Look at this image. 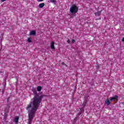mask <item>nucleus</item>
Instances as JSON below:
<instances>
[{
  "mask_svg": "<svg viewBox=\"0 0 124 124\" xmlns=\"http://www.w3.org/2000/svg\"><path fill=\"white\" fill-rule=\"evenodd\" d=\"M34 97L31 99L30 104L28 105L26 109L28 111L29 116V124H31V121L35 116V112L38 109L40 103L42 101V98L44 96H47V95H41L39 93H37V91L35 90H33Z\"/></svg>",
  "mask_w": 124,
  "mask_h": 124,
  "instance_id": "obj_1",
  "label": "nucleus"
},
{
  "mask_svg": "<svg viewBox=\"0 0 124 124\" xmlns=\"http://www.w3.org/2000/svg\"><path fill=\"white\" fill-rule=\"evenodd\" d=\"M78 6L75 5H73L70 9V12L73 16H76V13L78 12Z\"/></svg>",
  "mask_w": 124,
  "mask_h": 124,
  "instance_id": "obj_2",
  "label": "nucleus"
},
{
  "mask_svg": "<svg viewBox=\"0 0 124 124\" xmlns=\"http://www.w3.org/2000/svg\"><path fill=\"white\" fill-rule=\"evenodd\" d=\"M85 100L84 102L82 104H81V106H82V108H85V106L87 104V102L89 101V96H85L84 97Z\"/></svg>",
  "mask_w": 124,
  "mask_h": 124,
  "instance_id": "obj_3",
  "label": "nucleus"
},
{
  "mask_svg": "<svg viewBox=\"0 0 124 124\" xmlns=\"http://www.w3.org/2000/svg\"><path fill=\"white\" fill-rule=\"evenodd\" d=\"M118 98H119V96L118 95H115L113 97H110L109 100L110 101H115L116 100H118Z\"/></svg>",
  "mask_w": 124,
  "mask_h": 124,
  "instance_id": "obj_4",
  "label": "nucleus"
},
{
  "mask_svg": "<svg viewBox=\"0 0 124 124\" xmlns=\"http://www.w3.org/2000/svg\"><path fill=\"white\" fill-rule=\"evenodd\" d=\"M29 35H33V36H35V35H36V31H31L29 33Z\"/></svg>",
  "mask_w": 124,
  "mask_h": 124,
  "instance_id": "obj_5",
  "label": "nucleus"
},
{
  "mask_svg": "<svg viewBox=\"0 0 124 124\" xmlns=\"http://www.w3.org/2000/svg\"><path fill=\"white\" fill-rule=\"evenodd\" d=\"M101 11H98L97 12L94 13L95 16H96V17H98L99 16H100V15H101Z\"/></svg>",
  "mask_w": 124,
  "mask_h": 124,
  "instance_id": "obj_6",
  "label": "nucleus"
},
{
  "mask_svg": "<svg viewBox=\"0 0 124 124\" xmlns=\"http://www.w3.org/2000/svg\"><path fill=\"white\" fill-rule=\"evenodd\" d=\"M110 101V100H109V99L108 98H107L105 101V103L106 104H107V105H108V106H109V105L111 104V102Z\"/></svg>",
  "mask_w": 124,
  "mask_h": 124,
  "instance_id": "obj_7",
  "label": "nucleus"
},
{
  "mask_svg": "<svg viewBox=\"0 0 124 124\" xmlns=\"http://www.w3.org/2000/svg\"><path fill=\"white\" fill-rule=\"evenodd\" d=\"M79 118H80V117H79L78 115H77V116H76V117L74 119V120H73V124L76 123L77 122V120H79Z\"/></svg>",
  "mask_w": 124,
  "mask_h": 124,
  "instance_id": "obj_8",
  "label": "nucleus"
},
{
  "mask_svg": "<svg viewBox=\"0 0 124 124\" xmlns=\"http://www.w3.org/2000/svg\"><path fill=\"white\" fill-rule=\"evenodd\" d=\"M45 6V3H42L39 4V8H43V7H44Z\"/></svg>",
  "mask_w": 124,
  "mask_h": 124,
  "instance_id": "obj_9",
  "label": "nucleus"
},
{
  "mask_svg": "<svg viewBox=\"0 0 124 124\" xmlns=\"http://www.w3.org/2000/svg\"><path fill=\"white\" fill-rule=\"evenodd\" d=\"M55 42H52L50 46V48L51 49H55Z\"/></svg>",
  "mask_w": 124,
  "mask_h": 124,
  "instance_id": "obj_10",
  "label": "nucleus"
},
{
  "mask_svg": "<svg viewBox=\"0 0 124 124\" xmlns=\"http://www.w3.org/2000/svg\"><path fill=\"white\" fill-rule=\"evenodd\" d=\"M82 111H84V108H83V106H81V109H80V111H79L78 113V116H81Z\"/></svg>",
  "mask_w": 124,
  "mask_h": 124,
  "instance_id": "obj_11",
  "label": "nucleus"
},
{
  "mask_svg": "<svg viewBox=\"0 0 124 124\" xmlns=\"http://www.w3.org/2000/svg\"><path fill=\"white\" fill-rule=\"evenodd\" d=\"M41 90H42V87L40 86L37 87V90L38 92H41Z\"/></svg>",
  "mask_w": 124,
  "mask_h": 124,
  "instance_id": "obj_12",
  "label": "nucleus"
},
{
  "mask_svg": "<svg viewBox=\"0 0 124 124\" xmlns=\"http://www.w3.org/2000/svg\"><path fill=\"white\" fill-rule=\"evenodd\" d=\"M8 115L7 114V113H5L4 114V121H6V119H7V116Z\"/></svg>",
  "mask_w": 124,
  "mask_h": 124,
  "instance_id": "obj_13",
  "label": "nucleus"
},
{
  "mask_svg": "<svg viewBox=\"0 0 124 124\" xmlns=\"http://www.w3.org/2000/svg\"><path fill=\"white\" fill-rule=\"evenodd\" d=\"M18 121H19V117H16L14 120L15 123H16V124H17V123H18Z\"/></svg>",
  "mask_w": 124,
  "mask_h": 124,
  "instance_id": "obj_14",
  "label": "nucleus"
},
{
  "mask_svg": "<svg viewBox=\"0 0 124 124\" xmlns=\"http://www.w3.org/2000/svg\"><path fill=\"white\" fill-rule=\"evenodd\" d=\"M50 2H52V3H55V2H56V0H50Z\"/></svg>",
  "mask_w": 124,
  "mask_h": 124,
  "instance_id": "obj_15",
  "label": "nucleus"
},
{
  "mask_svg": "<svg viewBox=\"0 0 124 124\" xmlns=\"http://www.w3.org/2000/svg\"><path fill=\"white\" fill-rule=\"evenodd\" d=\"M28 41L29 43H31V38H28Z\"/></svg>",
  "mask_w": 124,
  "mask_h": 124,
  "instance_id": "obj_16",
  "label": "nucleus"
},
{
  "mask_svg": "<svg viewBox=\"0 0 124 124\" xmlns=\"http://www.w3.org/2000/svg\"><path fill=\"white\" fill-rule=\"evenodd\" d=\"M75 42H76L75 40H74V39H72V43H75Z\"/></svg>",
  "mask_w": 124,
  "mask_h": 124,
  "instance_id": "obj_17",
  "label": "nucleus"
},
{
  "mask_svg": "<svg viewBox=\"0 0 124 124\" xmlns=\"http://www.w3.org/2000/svg\"><path fill=\"white\" fill-rule=\"evenodd\" d=\"M67 42L68 43H70V40H69V39H68L67 41Z\"/></svg>",
  "mask_w": 124,
  "mask_h": 124,
  "instance_id": "obj_18",
  "label": "nucleus"
},
{
  "mask_svg": "<svg viewBox=\"0 0 124 124\" xmlns=\"http://www.w3.org/2000/svg\"><path fill=\"white\" fill-rule=\"evenodd\" d=\"M62 64L63 65H65L64 62H62Z\"/></svg>",
  "mask_w": 124,
  "mask_h": 124,
  "instance_id": "obj_19",
  "label": "nucleus"
},
{
  "mask_svg": "<svg viewBox=\"0 0 124 124\" xmlns=\"http://www.w3.org/2000/svg\"><path fill=\"white\" fill-rule=\"evenodd\" d=\"M1 2H3L4 1H5L6 0H0Z\"/></svg>",
  "mask_w": 124,
  "mask_h": 124,
  "instance_id": "obj_20",
  "label": "nucleus"
},
{
  "mask_svg": "<svg viewBox=\"0 0 124 124\" xmlns=\"http://www.w3.org/2000/svg\"><path fill=\"white\" fill-rule=\"evenodd\" d=\"M43 0H38V1L39 2V1H43Z\"/></svg>",
  "mask_w": 124,
  "mask_h": 124,
  "instance_id": "obj_21",
  "label": "nucleus"
},
{
  "mask_svg": "<svg viewBox=\"0 0 124 124\" xmlns=\"http://www.w3.org/2000/svg\"><path fill=\"white\" fill-rule=\"evenodd\" d=\"M122 41L124 42V37L122 39Z\"/></svg>",
  "mask_w": 124,
  "mask_h": 124,
  "instance_id": "obj_22",
  "label": "nucleus"
},
{
  "mask_svg": "<svg viewBox=\"0 0 124 124\" xmlns=\"http://www.w3.org/2000/svg\"><path fill=\"white\" fill-rule=\"evenodd\" d=\"M7 100H8V98L7 99Z\"/></svg>",
  "mask_w": 124,
  "mask_h": 124,
  "instance_id": "obj_23",
  "label": "nucleus"
}]
</instances>
